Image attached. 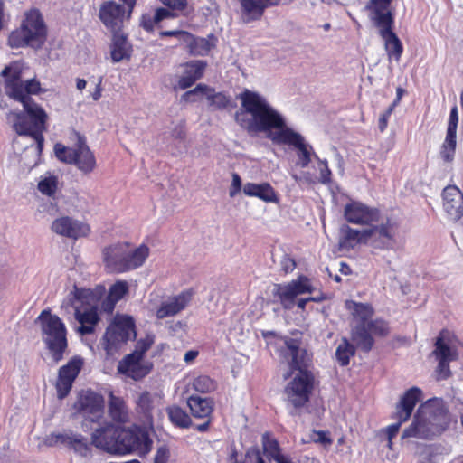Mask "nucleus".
I'll use <instances>...</instances> for the list:
<instances>
[{
	"label": "nucleus",
	"mask_w": 463,
	"mask_h": 463,
	"mask_svg": "<svg viewBox=\"0 0 463 463\" xmlns=\"http://www.w3.org/2000/svg\"><path fill=\"white\" fill-rule=\"evenodd\" d=\"M191 387L194 391L199 393L208 394L217 390L218 383L216 380L213 379L209 375L201 374L193 379L191 382Z\"/></svg>",
	"instance_id": "obj_40"
},
{
	"label": "nucleus",
	"mask_w": 463,
	"mask_h": 463,
	"mask_svg": "<svg viewBox=\"0 0 463 463\" xmlns=\"http://www.w3.org/2000/svg\"><path fill=\"white\" fill-rule=\"evenodd\" d=\"M457 147V135L446 133L445 139L440 146L439 156L445 163L454 160Z\"/></svg>",
	"instance_id": "obj_42"
},
{
	"label": "nucleus",
	"mask_w": 463,
	"mask_h": 463,
	"mask_svg": "<svg viewBox=\"0 0 463 463\" xmlns=\"http://www.w3.org/2000/svg\"><path fill=\"white\" fill-rule=\"evenodd\" d=\"M261 335L268 345L276 347L279 358L288 364L289 372L284 376L285 379L290 377L293 372H298L284 389L288 402L294 408L290 414L297 415V411L309 402L315 388V375L310 370L313 354L301 347V339L281 335L269 330H262Z\"/></svg>",
	"instance_id": "obj_1"
},
{
	"label": "nucleus",
	"mask_w": 463,
	"mask_h": 463,
	"mask_svg": "<svg viewBox=\"0 0 463 463\" xmlns=\"http://www.w3.org/2000/svg\"><path fill=\"white\" fill-rule=\"evenodd\" d=\"M51 229L54 233L74 241L86 238L91 232L89 223L70 216L56 218L52 222Z\"/></svg>",
	"instance_id": "obj_18"
},
{
	"label": "nucleus",
	"mask_w": 463,
	"mask_h": 463,
	"mask_svg": "<svg viewBox=\"0 0 463 463\" xmlns=\"http://www.w3.org/2000/svg\"><path fill=\"white\" fill-rule=\"evenodd\" d=\"M166 413L171 423L176 428L188 429L193 425L190 415L178 405L168 406Z\"/></svg>",
	"instance_id": "obj_38"
},
{
	"label": "nucleus",
	"mask_w": 463,
	"mask_h": 463,
	"mask_svg": "<svg viewBox=\"0 0 463 463\" xmlns=\"http://www.w3.org/2000/svg\"><path fill=\"white\" fill-rule=\"evenodd\" d=\"M422 395L421 389L416 386L411 387L402 395L392 416L397 422L386 428L388 439H392L398 434L402 424L410 420L415 406L421 401Z\"/></svg>",
	"instance_id": "obj_11"
},
{
	"label": "nucleus",
	"mask_w": 463,
	"mask_h": 463,
	"mask_svg": "<svg viewBox=\"0 0 463 463\" xmlns=\"http://www.w3.org/2000/svg\"><path fill=\"white\" fill-rule=\"evenodd\" d=\"M438 361V365L436 367L437 380H446L451 375V371L449 367V363L451 361L443 360V359H436Z\"/></svg>",
	"instance_id": "obj_54"
},
{
	"label": "nucleus",
	"mask_w": 463,
	"mask_h": 463,
	"mask_svg": "<svg viewBox=\"0 0 463 463\" xmlns=\"http://www.w3.org/2000/svg\"><path fill=\"white\" fill-rule=\"evenodd\" d=\"M109 414L115 422L126 423L129 420L128 409L125 400L112 392L109 396Z\"/></svg>",
	"instance_id": "obj_34"
},
{
	"label": "nucleus",
	"mask_w": 463,
	"mask_h": 463,
	"mask_svg": "<svg viewBox=\"0 0 463 463\" xmlns=\"http://www.w3.org/2000/svg\"><path fill=\"white\" fill-rule=\"evenodd\" d=\"M458 123V112L457 106H453L450 109L447 133L456 134L457 135V128Z\"/></svg>",
	"instance_id": "obj_56"
},
{
	"label": "nucleus",
	"mask_w": 463,
	"mask_h": 463,
	"mask_svg": "<svg viewBox=\"0 0 463 463\" xmlns=\"http://www.w3.org/2000/svg\"><path fill=\"white\" fill-rule=\"evenodd\" d=\"M183 69L177 86L180 90L192 87L197 80L203 77L207 62L203 60H193L180 65Z\"/></svg>",
	"instance_id": "obj_23"
},
{
	"label": "nucleus",
	"mask_w": 463,
	"mask_h": 463,
	"mask_svg": "<svg viewBox=\"0 0 463 463\" xmlns=\"http://www.w3.org/2000/svg\"><path fill=\"white\" fill-rule=\"evenodd\" d=\"M240 5L241 17L243 23L260 21L267 8L288 5V0H236Z\"/></svg>",
	"instance_id": "obj_19"
},
{
	"label": "nucleus",
	"mask_w": 463,
	"mask_h": 463,
	"mask_svg": "<svg viewBox=\"0 0 463 463\" xmlns=\"http://www.w3.org/2000/svg\"><path fill=\"white\" fill-rule=\"evenodd\" d=\"M48 36V28L38 8L25 11L20 26L8 36V44L12 48H42Z\"/></svg>",
	"instance_id": "obj_7"
},
{
	"label": "nucleus",
	"mask_w": 463,
	"mask_h": 463,
	"mask_svg": "<svg viewBox=\"0 0 463 463\" xmlns=\"http://www.w3.org/2000/svg\"><path fill=\"white\" fill-rule=\"evenodd\" d=\"M128 242H117L102 250V261L108 273H125L141 267L149 256V248L141 244L134 250Z\"/></svg>",
	"instance_id": "obj_8"
},
{
	"label": "nucleus",
	"mask_w": 463,
	"mask_h": 463,
	"mask_svg": "<svg viewBox=\"0 0 463 463\" xmlns=\"http://www.w3.org/2000/svg\"><path fill=\"white\" fill-rule=\"evenodd\" d=\"M1 75L4 77L6 94L13 97L22 96V67L19 62H12L5 66Z\"/></svg>",
	"instance_id": "obj_27"
},
{
	"label": "nucleus",
	"mask_w": 463,
	"mask_h": 463,
	"mask_svg": "<svg viewBox=\"0 0 463 463\" xmlns=\"http://www.w3.org/2000/svg\"><path fill=\"white\" fill-rule=\"evenodd\" d=\"M392 2V0H370L365 8L370 12L371 20L384 41L389 61H399L403 53V45L393 30L394 14L391 10Z\"/></svg>",
	"instance_id": "obj_6"
},
{
	"label": "nucleus",
	"mask_w": 463,
	"mask_h": 463,
	"mask_svg": "<svg viewBox=\"0 0 463 463\" xmlns=\"http://www.w3.org/2000/svg\"><path fill=\"white\" fill-rule=\"evenodd\" d=\"M295 148L298 150V165L301 167H307L311 162V155L307 146L305 144V140L301 141L300 146H297Z\"/></svg>",
	"instance_id": "obj_53"
},
{
	"label": "nucleus",
	"mask_w": 463,
	"mask_h": 463,
	"mask_svg": "<svg viewBox=\"0 0 463 463\" xmlns=\"http://www.w3.org/2000/svg\"><path fill=\"white\" fill-rule=\"evenodd\" d=\"M77 137L75 161H72L71 165H76L80 172L88 175L96 168V158L88 146L85 137L80 135H77Z\"/></svg>",
	"instance_id": "obj_25"
},
{
	"label": "nucleus",
	"mask_w": 463,
	"mask_h": 463,
	"mask_svg": "<svg viewBox=\"0 0 463 463\" xmlns=\"http://www.w3.org/2000/svg\"><path fill=\"white\" fill-rule=\"evenodd\" d=\"M356 347L352 345L346 337H343L341 343L336 347L335 358L341 366H347L351 357L354 356Z\"/></svg>",
	"instance_id": "obj_41"
},
{
	"label": "nucleus",
	"mask_w": 463,
	"mask_h": 463,
	"mask_svg": "<svg viewBox=\"0 0 463 463\" xmlns=\"http://www.w3.org/2000/svg\"><path fill=\"white\" fill-rule=\"evenodd\" d=\"M154 396L147 391L138 394L136 400V411L147 424L153 423Z\"/></svg>",
	"instance_id": "obj_35"
},
{
	"label": "nucleus",
	"mask_w": 463,
	"mask_h": 463,
	"mask_svg": "<svg viewBox=\"0 0 463 463\" xmlns=\"http://www.w3.org/2000/svg\"><path fill=\"white\" fill-rule=\"evenodd\" d=\"M243 193L250 197H257L265 203H278L279 197L269 183L255 184L248 182L243 186Z\"/></svg>",
	"instance_id": "obj_30"
},
{
	"label": "nucleus",
	"mask_w": 463,
	"mask_h": 463,
	"mask_svg": "<svg viewBox=\"0 0 463 463\" xmlns=\"http://www.w3.org/2000/svg\"><path fill=\"white\" fill-rule=\"evenodd\" d=\"M75 318L80 324H92L97 325L99 321V317L96 307H90V308L81 311L80 307H75Z\"/></svg>",
	"instance_id": "obj_44"
},
{
	"label": "nucleus",
	"mask_w": 463,
	"mask_h": 463,
	"mask_svg": "<svg viewBox=\"0 0 463 463\" xmlns=\"http://www.w3.org/2000/svg\"><path fill=\"white\" fill-rule=\"evenodd\" d=\"M217 42L218 39L213 33L208 34L206 38L192 34V38L187 39L185 43L191 55L206 56L212 49L216 47Z\"/></svg>",
	"instance_id": "obj_31"
},
{
	"label": "nucleus",
	"mask_w": 463,
	"mask_h": 463,
	"mask_svg": "<svg viewBox=\"0 0 463 463\" xmlns=\"http://www.w3.org/2000/svg\"><path fill=\"white\" fill-rule=\"evenodd\" d=\"M450 424V415L441 399H429L421 404L411 423L403 430L402 439H433L441 435Z\"/></svg>",
	"instance_id": "obj_5"
},
{
	"label": "nucleus",
	"mask_w": 463,
	"mask_h": 463,
	"mask_svg": "<svg viewBox=\"0 0 463 463\" xmlns=\"http://www.w3.org/2000/svg\"><path fill=\"white\" fill-rule=\"evenodd\" d=\"M91 439L94 447L113 455L146 454L152 447L148 433L137 425L125 428L106 422L92 431Z\"/></svg>",
	"instance_id": "obj_3"
},
{
	"label": "nucleus",
	"mask_w": 463,
	"mask_h": 463,
	"mask_svg": "<svg viewBox=\"0 0 463 463\" xmlns=\"http://www.w3.org/2000/svg\"><path fill=\"white\" fill-rule=\"evenodd\" d=\"M232 181L229 189V194L231 197L236 196L241 190V179L237 173H232Z\"/></svg>",
	"instance_id": "obj_61"
},
{
	"label": "nucleus",
	"mask_w": 463,
	"mask_h": 463,
	"mask_svg": "<svg viewBox=\"0 0 463 463\" xmlns=\"http://www.w3.org/2000/svg\"><path fill=\"white\" fill-rule=\"evenodd\" d=\"M44 444L47 447L62 445L80 457H90L92 453V440L81 433L74 432L72 430H63L61 432H52L44 438Z\"/></svg>",
	"instance_id": "obj_12"
},
{
	"label": "nucleus",
	"mask_w": 463,
	"mask_h": 463,
	"mask_svg": "<svg viewBox=\"0 0 463 463\" xmlns=\"http://www.w3.org/2000/svg\"><path fill=\"white\" fill-rule=\"evenodd\" d=\"M262 439L264 449L268 450L272 456L280 452L279 442L275 439H269L266 433L263 435Z\"/></svg>",
	"instance_id": "obj_58"
},
{
	"label": "nucleus",
	"mask_w": 463,
	"mask_h": 463,
	"mask_svg": "<svg viewBox=\"0 0 463 463\" xmlns=\"http://www.w3.org/2000/svg\"><path fill=\"white\" fill-rule=\"evenodd\" d=\"M390 333L387 321L382 318L370 319L367 323L357 324L352 331V340L364 353H369L374 345L373 335L384 337Z\"/></svg>",
	"instance_id": "obj_13"
},
{
	"label": "nucleus",
	"mask_w": 463,
	"mask_h": 463,
	"mask_svg": "<svg viewBox=\"0 0 463 463\" xmlns=\"http://www.w3.org/2000/svg\"><path fill=\"white\" fill-rule=\"evenodd\" d=\"M53 151L57 159L65 164H72L75 161L76 146L74 147L66 146L62 143H56Z\"/></svg>",
	"instance_id": "obj_43"
},
{
	"label": "nucleus",
	"mask_w": 463,
	"mask_h": 463,
	"mask_svg": "<svg viewBox=\"0 0 463 463\" xmlns=\"http://www.w3.org/2000/svg\"><path fill=\"white\" fill-rule=\"evenodd\" d=\"M193 295V289H187L174 296L169 300L162 302L156 311V317L158 319H163L177 315L188 306Z\"/></svg>",
	"instance_id": "obj_22"
},
{
	"label": "nucleus",
	"mask_w": 463,
	"mask_h": 463,
	"mask_svg": "<svg viewBox=\"0 0 463 463\" xmlns=\"http://www.w3.org/2000/svg\"><path fill=\"white\" fill-rule=\"evenodd\" d=\"M400 228L401 222L395 217H386L378 225L362 230L345 225L341 229L338 246L340 250L347 251L361 244H369L376 250H390L397 243Z\"/></svg>",
	"instance_id": "obj_4"
},
{
	"label": "nucleus",
	"mask_w": 463,
	"mask_h": 463,
	"mask_svg": "<svg viewBox=\"0 0 463 463\" xmlns=\"http://www.w3.org/2000/svg\"><path fill=\"white\" fill-rule=\"evenodd\" d=\"M205 421L202 424H197L194 429L199 432H206L210 429V425L212 423V417H207L204 419Z\"/></svg>",
	"instance_id": "obj_63"
},
{
	"label": "nucleus",
	"mask_w": 463,
	"mask_h": 463,
	"mask_svg": "<svg viewBox=\"0 0 463 463\" xmlns=\"http://www.w3.org/2000/svg\"><path fill=\"white\" fill-rule=\"evenodd\" d=\"M345 307L354 317L359 319L358 324L367 323L374 313V310L370 304L348 300L345 302Z\"/></svg>",
	"instance_id": "obj_39"
},
{
	"label": "nucleus",
	"mask_w": 463,
	"mask_h": 463,
	"mask_svg": "<svg viewBox=\"0 0 463 463\" xmlns=\"http://www.w3.org/2000/svg\"><path fill=\"white\" fill-rule=\"evenodd\" d=\"M170 458V450L166 446H161L157 449L154 463H167Z\"/></svg>",
	"instance_id": "obj_60"
},
{
	"label": "nucleus",
	"mask_w": 463,
	"mask_h": 463,
	"mask_svg": "<svg viewBox=\"0 0 463 463\" xmlns=\"http://www.w3.org/2000/svg\"><path fill=\"white\" fill-rule=\"evenodd\" d=\"M13 127L17 135L33 137L36 141L39 152L43 150L44 143L43 134L34 127V123L32 122L27 116L18 114Z\"/></svg>",
	"instance_id": "obj_29"
},
{
	"label": "nucleus",
	"mask_w": 463,
	"mask_h": 463,
	"mask_svg": "<svg viewBox=\"0 0 463 463\" xmlns=\"http://www.w3.org/2000/svg\"><path fill=\"white\" fill-rule=\"evenodd\" d=\"M58 179L56 176H49L40 181L38 189L43 194L53 195L57 191Z\"/></svg>",
	"instance_id": "obj_51"
},
{
	"label": "nucleus",
	"mask_w": 463,
	"mask_h": 463,
	"mask_svg": "<svg viewBox=\"0 0 463 463\" xmlns=\"http://www.w3.org/2000/svg\"><path fill=\"white\" fill-rule=\"evenodd\" d=\"M128 293V285L125 280H118L109 288L108 295L119 301Z\"/></svg>",
	"instance_id": "obj_52"
},
{
	"label": "nucleus",
	"mask_w": 463,
	"mask_h": 463,
	"mask_svg": "<svg viewBox=\"0 0 463 463\" xmlns=\"http://www.w3.org/2000/svg\"><path fill=\"white\" fill-rule=\"evenodd\" d=\"M313 434L316 435L317 438H312V440L315 443H320L324 445L325 447H328L332 445L333 440L328 436V432L324 430H313Z\"/></svg>",
	"instance_id": "obj_59"
},
{
	"label": "nucleus",
	"mask_w": 463,
	"mask_h": 463,
	"mask_svg": "<svg viewBox=\"0 0 463 463\" xmlns=\"http://www.w3.org/2000/svg\"><path fill=\"white\" fill-rule=\"evenodd\" d=\"M71 294L73 296V301L80 302L83 305H90L94 299V293L90 288H78L76 285Z\"/></svg>",
	"instance_id": "obj_50"
},
{
	"label": "nucleus",
	"mask_w": 463,
	"mask_h": 463,
	"mask_svg": "<svg viewBox=\"0 0 463 463\" xmlns=\"http://www.w3.org/2000/svg\"><path fill=\"white\" fill-rule=\"evenodd\" d=\"M206 95L207 100L210 107H213L216 109H225L231 104L230 97L223 92H208L203 93Z\"/></svg>",
	"instance_id": "obj_45"
},
{
	"label": "nucleus",
	"mask_w": 463,
	"mask_h": 463,
	"mask_svg": "<svg viewBox=\"0 0 463 463\" xmlns=\"http://www.w3.org/2000/svg\"><path fill=\"white\" fill-rule=\"evenodd\" d=\"M172 14L165 7H158L153 14L149 13L143 14L140 18V26L147 33H152L155 27L163 20L170 19Z\"/></svg>",
	"instance_id": "obj_37"
},
{
	"label": "nucleus",
	"mask_w": 463,
	"mask_h": 463,
	"mask_svg": "<svg viewBox=\"0 0 463 463\" xmlns=\"http://www.w3.org/2000/svg\"><path fill=\"white\" fill-rule=\"evenodd\" d=\"M166 8V11L172 14L170 19L176 18L187 8V0H159Z\"/></svg>",
	"instance_id": "obj_47"
},
{
	"label": "nucleus",
	"mask_w": 463,
	"mask_h": 463,
	"mask_svg": "<svg viewBox=\"0 0 463 463\" xmlns=\"http://www.w3.org/2000/svg\"><path fill=\"white\" fill-rule=\"evenodd\" d=\"M137 337L136 323L128 315L117 314L107 326L100 344L106 357H113L130 340Z\"/></svg>",
	"instance_id": "obj_10"
},
{
	"label": "nucleus",
	"mask_w": 463,
	"mask_h": 463,
	"mask_svg": "<svg viewBox=\"0 0 463 463\" xmlns=\"http://www.w3.org/2000/svg\"><path fill=\"white\" fill-rule=\"evenodd\" d=\"M214 89L204 84V83H199L197 84L194 89L185 91L181 96V101L188 102V103H194L196 102L195 96L198 94H203L208 92H213Z\"/></svg>",
	"instance_id": "obj_48"
},
{
	"label": "nucleus",
	"mask_w": 463,
	"mask_h": 463,
	"mask_svg": "<svg viewBox=\"0 0 463 463\" xmlns=\"http://www.w3.org/2000/svg\"><path fill=\"white\" fill-rule=\"evenodd\" d=\"M443 208L452 221L463 216V194L456 185H448L442 192Z\"/></svg>",
	"instance_id": "obj_24"
},
{
	"label": "nucleus",
	"mask_w": 463,
	"mask_h": 463,
	"mask_svg": "<svg viewBox=\"0 0 463 463\" xmlns=\"http://www.w3.org/2000/svg\"><path fill=\"white\" fill-rule=\"evenodd\" d=\"M273 458L277 463H293L289 457L285 456L280 452L273 454Z\"/></svg>",
	"instance_id": "obj_64"
},
{
	"label": "nucleus",
	"mask_w": 463,
	"mask_h": 463,
	"mask_svg": "<svg viewBox=\"0 0 463 463\" xmlns=\"http://www.w3.org/2000/svg\"><path fill=\"white\" fill-rule=\"evenodd\" d=\"M154 342L155 335H146L144 338H140L139 340L137 341L135 350L132 353H130V354H135V356L143 359L145 354L151 348Z\"/></svg>",
	"instance_id": "obj_49"
},
{
	"label": "nucleus",
	"mask_w": 463,
	"mask_h": 463,
	"mask_svg": "<svg viewBox=\"0 0 463 463\" xmlns=\"http://www.w3.org/2000/svg\"><path fill=\"white\" fill-rule=\"evenodd\" d=\"M83 365V358L80 355H74L59 368L55 382V389L59 400H63L70 394Z\"/></svg>",
	"instance_id": "obj_16"
},
{
	"label": "nucleus",
	"mask_w": 463,
	"mask_h": 463,
	"mask_svg": "<svg viewBox=\"0 0 463 463\" xmlns=\"http://www.w3.org/2000/svg\"><path fill=\"white\" fill-rule=\"evenodd\" d=\"M73 408L86 419L96 421L102 417L104 412V398L91 390L80 392Z\"/></svg>",
	"instance_id": "obj_17"
},
{
	"label": "nucleus",
	"mask_w": 463,
	"mask_h": 463,
	"mask_svg": "<svg viewBox=\"0 0 463 463\" xmlns=\"http://www.w3.org/2000/svg\"><path fill=\"white\" fill-rule=\"evenodd\" d=\"M35 323L40 324L42 339L52 362L59 364L64 359L69 347L65 324L57 315L52 314L50 309H43Z\"/></svg>",
	"instance_id": "obj_9"
},
{
	"label": "nucleus",
	"mask_w": 463,
	"mask_h": 463,
	"mask_svg": "<svg viewBox=\"0 0 463 463\" xmlns=\"http://www.w3.org/2000/svg\"><path fill=\"white\" fill-rule=\"evenodd\" d=\"M21 103L23 104L24 109L26 113L25 116L34 123V127H36L43 134V131L46 130V121L48 118L44 109L33 99H27Z\"/></svg>",
	"instance_id": "obj_33"
},
{
	"label": "nucleus",
	"mask_w": 463,
	"mask_h": 463,
	"mask_svg": "<svg viewBox=\"0 0 463 463\" xmlns=\"http://www.w3.org/2000/svg\"><path fill=\"white\" fill-rule=\"evenodd\" d=\"M419 463H443V448L438 444H424L417 452Z\"/></svg>",
	"instance_id": "obj_36"
},
{
	"label": "nucleus",
	"mask_w": 463,
	"mask_h": 463,
	"mask_svg": "<svg viewBox=\"0 0 463 463\" xmlns=\"http://www.w3.org/2000/svg\"><path fill=\"white\" fill-rule=\"evenodd\" d=\"M186 404L192 416L195 419L212 417L214 411L215 402L211 397H202L192 394L187 398Z\"/></svg>",
	"instance_id": "obj_28"
},
{
	"label": "nucleus",
	"mask_w": 463,
	"mask_h": 463,
	"mask_svg": "<svg viewBox=\"0 0 463 463\" xmlns=\"http://www.w3.org/2000/svg\"><path fill=\"white\" fill-rule=\"evenodd\" d=\"M160 38L175 37L179 41L185 43L187 39L192 38V33L184 30H165L159 33Z\"/></svg>",
	"instance_id": "obj_55"
},
{
	"label": "nucleus",
	"mask_w": 463,
	"mask_h": 463,
	"mask_svg": "<svg viewBox=\"0 0 463 463\" xmlns=\"http://www.w3.org/2000/svg\"><path fill=\"white\" fill-rule=\"evenodd\" d=\"M241 107L245 111L235 113L236 122L248 133L270 132L269 137L278 145L296 147L301 145L303 137L286 126L283 118L274 110L266 99L257 92L245 89L240 95Z\"/></svg>",
	"instance_id": "obj_2"
},
{
	"label": "nucleus",
	"mask_w": 463,
	"mask_h": 463,
	"mask_svg": "<svg viewBox=\"0 0 463 463\" xmlns=\"http://www.w3.org/2000/svg\"><path fill=\"white\" fill-rule=\"evenodd\" d=\"M125 17V7L115 1H104L99 10V18L111 32L121 31Z\"/></svg>",
	"instance_id": "obj_20"
},
{
	"label": "nucleus",
	"mask_w": 463,
	"mask_h": 463,
	"mask_svg": "<svg viewBox=\"0 0 463 463\" xmlns=\"http://www.w3.org/2000/svg\"><path fill=\"white\" fill-rule=\"evenodd\" d=\"M395 107L390 105L386 110H384L379 117V120H378V128H379V131L381 133H383L387 127H388V122H389V118L390 117L392 116L393 110H394Z\"/></svg>",
	"instance_id": "obj_57"
},
{
	"label": "nucleus",
	"mask_w": 463,
	"mask_h": 463,
	"mask_svg": "<svg viewBox=\"0 0 463 463\" xmlns=\"http://www.w3.org/2000/svg\"><path fill=\"white\" fill-rule=\"evenodd\" d=\"M455 335L448 329H442L434 343L432 354L435 359H443L456 361L458 358V353L455 346H452Z\"/></svg>",
	"instance_id": "obj_26"
},
{
	"label": "nucleus",
	"mask_w": 463,
	"mask_h": 463,
	"mask_svg": "<svg viewBox=\"0 0 463 463\" xmlns=\"http://www.w3.org/2000/svg\"><path fill=\"white\" fill-rule=\"evenodd\" d=\"M111 33L110 55L113 62H119L124 59H129L131 56V46L128 43L127 35L122 33V30Z\"/></svg>",
	"instance_id": "obj_32"
},
{
	"label": "nucleus",
	"mask_w": 463,
	"mask_h": 463,
	"mask_svg": "<svg viewBox=\"0 0 463 463\" xmlns=\"http://www.w3.org/2000/svg\"><path fill=\"white\" fill-rule=\"evenodd\" d=\"M41 91V85L35 79L26 80L24 83L22 82V96L23 97H13L14 99L24 102L27 99H33L29 95L38 94Z\"/></svg>",
	"instance_id": "obj_46"
},
{
	"label": "nucleus",
	"mask_w": 463,
	"mask_h": 463,
	"mask_svg": "<svg viewBox=\"0 0 463 463\" xmlns=\"http://www.w3.org/2000/svg\"><path fill=\"white\" fill-rule=\"evenodd\" d=\"M118 301L114 299L113 298H110V296L107 295V297L102 300L100 304V308L102 311H104L107 314H111L116 307V304Z\"/></svg>",
	"instance_id": "obj_62"
},
{
	"label": "nucleus",
	"mask_w": 463,
	"mask_h": 463,
	"mask_svg": "<svg viewBox=\"0 0 463 463\" xmlns=\"http://www.w3.org/2000/svg\"><path fill=\"white\" fill-rule=\"evenodd\" d=\"M314 287L310 279L304 275H300L297 279H293L286 284H276L274 286L273 295L278 298L282 307L286 310H291L296 306L297 297L306 293H312Z\"/></svg>",
	"instance_id": "obj_14"
},
{
	"label": "nucleus",
	"mask_w": 463,
	"mask_h": 463,
	"mask_svg": "<svg viewBox=\"0 0 463 463\" xmlns=\"http://www.w3.org/2000/svg\"><path fill=\"white\" fill-rule=\"evenodd\" d=\"M143 359L135 354H127L118 364V372L134 381L145 378L152 370V364L143 363Z\"/></svg>",
	"instance_id": "obj_21"
},
{
	"label": "nucleus",
	"mask_w": 463,
	"mask_h": 463,
	"mask_svg": "<svg viewBox=\"0 0 463 463\" xmlns=\"http://www.w3.org/2000/svg\"><path fill=\"white\" fill-rule=\"evenodd\" d=\"M344 218L349 223L367 226V228L378 225L385 220V218H382V212L379 208L354 200L345 205Z\"/></svg>",
	"instance_id": "obj_15"
}]
</instances>
